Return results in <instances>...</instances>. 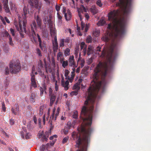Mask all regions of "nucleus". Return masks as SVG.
I'll return each instance as SVG.
<instances>
[{
    "label": "nucleus",
    "instance_id": "nucleus-1",
    "mask_svg": "<svg viewBox=\"0 0 151 151\" xmlns=\"http://www.w3.org/2000/svg\"><path fill=\"white\" fill-rule=\"evenodd\" d=\"M120 12L119 10L111 11L108 14V19L112 23L108 25L106 33L102 38L104 41H108L111 38L121 36L124 32L125 24L124 20H119L118 16Z\"/></svg>",
    "mask_w": 151,
    "mask_h": 151
},
{
    "label": "nucleus",
    "instance_id": "nucleus-2",
    "mask_svg": "<svg viewBox=\"0 0 151 151\" xmlns=\"http://www.w3.org/2000/svg\"><path fill=\"white\" fill-rule=\"evenodd\" d=\"M23 14H22V18L18 16L19 19V28L18 26L16 25L15 23L14 25L17 30L21 32H26V30L25 28V23L26 22V19L27 17V14L29 12L28 9L26 7H24L23 9Z\"/></svg>",
    "mask_w": 151,
    "mask_h": 151
},
{
    "label": "nucleus",
    "instance_id": "nucleus-3",
    "mask_svg": "<svg viewBox=\"0 0 151 151\" xmlns=\"http://www.w3.org/2000/svg\"><path fill=\"white\" fill-rule=\"evenodd\" d=\"M72 70L71 75L69 74L68 76H67V78H65V79L67 80L65 81H64L63 76L61 75V84L64 87V89L66 91L69 88V82L68 80L70 83H72L75 76V68H73Z\"/></svg>",
    "mask_w": 151,
    "mask_h": 151
},
{
    "label": "nucleus",
    "instance_id": "nucleus-4",
    "mask_svg": "<svg viewBox=\"0 0 151 151\" xmlns=\"http://www.w3.org/2000/svg\"><path fill=\"white\" fill-rule=\"evenodd\" d=\"M32 31V36L34 40L35 41L37 40V38H38V41L39 42V46L42 50H45L46 48V47L45 44H43V46L42 45L41 40L40 37L39 35L37 34L36 35L35 32L34 31L35 29H36V24L35 22H33L31 25Z\"/></svg>",
    "mask_w": 151,
    "mask_h": 151
},
{
    "label": "nucleus",
    "instance_id": "nucleus-5",
    "mask_svg": "<svg viewBox=\"0 0 151 151\" xmlns=\"http://www.w3.org/2000/svg\"><path fill=\"white\" fill-rule=\"evenodd\" d=\"M78 11L79 16L80 18L81 21L82 19V14H83L84 12H86V9L82 5L80 7V8L78 9ZM81 29L82 30H83L84 27H85V32H86L87 31L89 27L88 25H86L85 26V24L83 22L81 21Z\"/></svg>",
    "mask_w": 151,
    "mask_h": 151
},
{
    "label": "nucleus",
    "instance_id": "nucleus-6",
    "mask_svg": "<svg viewBox=\"0 0 151 151\" xmlns=\"http://www.w3.org/2000/svg\"><path fill=\"white\" fill-rule=\"evenodd\" d=\"M10 71L12 73H16L19 71L20 69V63L17 62L10 64Z\"/></svg>",
    "mask_w": 151,
    "mask_h": 151
},
{
    "label": "nucleus",
    "instance_id": "nucleus-7",
    "mask_svg": "<svg viewBox=\"0 0 151 151\" xmlns=\"http://www.w3.org/2000/svg\"><path fill=\"white\" fill-rule=\"evenodd\" d=\"M60 79L59 73L58 72L56 73V76H53L52 78V82H55V88L56 91H57L58 90V82H59Z\"/></svg>",
    "mask_w": 151,
    "mask_h": 151
},
{
    "label": "nucleus",
    "instance_id": "nucleus-8",
    "mask_svg": "<svg viewBox=\"0 0 151 151\" xmlns=\"http://www.w3.org/2000/svg\"><path fill=\"white\" fill-rule=\"evenodd\" d=\"M116 6H131V0H119Z\"/></svg>",
    "mask_w": 151,
    "mask_h": 151
},
{
    "label": "nucleus",
    "instance_id": "nucleus-9",
    "mask_svg": "<svg viewBox=\"0 0 151 151\" xmlns=\"http://www.w3.org/2000/svg\"><path fill=\"white\" fill-rule=\"evenodd\" d=\"M34 68L32 69V71L31 72V84L32 86L34 88H36L37 87V81L35 79V76L34 75Z\"/></svg>",
    "mask_w": 151,
    "mask_h": 151
},
{
    "label": "nucleus",
    "instance_id": "nucleus-10",
    "mask_svg": "<svg viewBox=\"0 0 151 151\" xmlns=\"http://www.w3.org/2000/svg\"><path fill=\"white\" fill-rule=\"evenodd\" d=\"M34 0V6L36 9L40 11L42 7V3L39 0Z\"/></svg>",
    "mask_w": 151,
    "mask_h": 151
},
{
    "label": "nucleus",
    "instance_id": "nucleus-11",
    "mask_svg": "<svg viewBox=\"0 0 151 151\" xmlns=\"http://www.w3.org/2000/svg\"><path fill=\"white\" fill-rule=\"evenodd\" d=\"M68 61L69 63V65L73 67H76L73 55L70 56L68 59Z\"/></svg>",
    "mask_w": 151,
    "mask_h": 151
},
{
    "label": "nucleus",
    "instance_id": "nucleus-12",
    "mask_svg": "<svg viewBox=\"0 0 151 151\" xmlns=\"http://www.w3.org/2000/svg\"><path fill=\"white\" fill-rule=\"evenodd\" d=\"M21 133L22 138H24L25 134L26 135L25 138L26 139H29L31 137V135L29 133H27V130L26 129H23V131H22Z\"/></svg>",
    "mask_w": 151,
    "mask_h": 151
},
{
    "label": "nucleus",
    "instance_id": "nucleus-13",
    "mask_svg": "<svg viewBox=\"0 0 151 151\" xmlns=\"http://www.w3.org/2000/svg\"><path fill=\"white\" fill-rule=\"evenodd\" d=\"M40 66L39 67V68L37 70V71L39 73L40 75L42 77H44L47 80V83H48L49 81V79L48 78V76L46 77V76H45L44 74L43 73H42L41 70V68L42 67V65L41 63H40Z\"/></svg>",
    "mask_w": 151,
    "mask_h": 151
},
{
    "label": "nucleus",
    "instance_id": "nucleus-14",
    "mask_svg": "<svg viewBox=\"0 0 151 151\" xmlns=\"http://www.w3.org/2000/svg\"><path fill=\"white\" fill-rule=\"evenodd\" d=\"M8 0H5L3 1L4 8L7 13L9 12V8L8 5Z\"/></svg>",
    "mask_w": 151,
    "mask_h": 151
},
{
    "label": "nucleus",
    "instance_id": "nucleus-15",
    "mask_svg": "<svg viewBox=\"0 0 151 151\" xmlns=\"http://www.w3.org/2000/svg\"><path fill=\"white\" fill-rule=\"evenodd\" d=\"M56 111V109L55 108H54L53 110V113L52 114V117L53 118L55 117V120L56 119V118L57 116L58 115L59 111H60V109L59 107H58L57 110L55 114V112Z\"/></svg>",
    "mask_w": 151,
    "mask_h": 151
},
{
    "label": "nucleus",
    "instance_id": "nucleus-16",
    "mask_svg": "<svg viewBox=\"0 0 151 151\" xmlns=\"http://www.w3.org/2000/svg\"><path fill=\"white\" fill-rule=\"evenodd\" d=\"M54 41L52 42V44L53 47V49L54 51H55L58 49V44L57 42V37H55L54 38Z\"/></svg>",
    "mask_w": 151,
    "mask_h": 151
},
{
    "label": "nucleus",
    "instance_id": "nucleus-17",
    "mask_svg": "<svg viewBox=\"0 0 151 151\" xmlns=\"http://www.w3.org/2000/svg\"><path fill=\"white\" fill-rule=\"evenodd\" d=\"M81 50H83L84 55H85L86 52V46L85 45L84 42H81Z\"/></svg>",
    "mask_w": 151,
    "mask_h": 151
},
{
    "label": "nucleus",
    "instance_id": "nucleus-18",
    "mask_svg": "<svg viewBox=\"0 0 151 151\" xmlns=\"http://www.w3.org/2000/svg\"><path fill=\"white\" fill-rule=\"evenodd\" d=\"M78 63L80 64L81 67H82L84 66L85 61L83 59H81L80 57V53L79 54V57L78 61Z\"/></svg>",
    "mask_w": 151,
    "mask_h": 151
},
{
    "label": "nucleus",
    "instance_id": "nucleus-19",
    "mask_svg": "<svg viewBox=\"0 0 151 151\" xmlns=\"http://www.w3.org/2000/svg\"><path fill=\"white\" fill-rule=\"evenodd\" d=\"M50 33L52 37H56V32L55 30V28L53 27H51L50 28Z\"/></svg>",
    "mask_w": 151,
    "mask_h": 151
},
{
    "label": "nucleus",
    "instance_id": "nucleus-20",
    "mask_svg": "<svg viewBox=\"0 0 151 151\" xmlns=\"http://www.w3.org/2000/svg\"><path fill=\"white\" fill-rule=\"evenodd\" d=\"M65 17L67 21L69 20L71 17V14L69 11H67L66 13H65Z\"/></svg>",
    "mask_w": 151,
    "mask_h": 151
},
{
    "label": "nucleus",
    "instance_id": "nucleus-21",
    "mask_svg": "<svg viewBox=\"0 0 151 151\" xmlns=\"http://www.w3.org/2000/svg\"><path fill=\"white\" fill-rule=\"evenodd\" d=\"M93 47L91 46H89L88 47L87 50V54L89 55L91 53H93L94 52Z\"/></svg>",
    "mask_w": 151,
    "mask_h": 151
},
{
    "label": "nucleus",
    "instance_id": "nucleus-22",
    "mask_svg": "<svg viewBox=\"0 0 151 151\" xmlns=\"http://www.w3.org/2000/svg\"><path fill=\"white\" fill-rule=\"evenodd\" d=\"M56 99V96L54 94H52L51 96L50 99V105L52 106L53 103L54 101H55Z\"/></svg>",
    "mask_w": 151,
    "mask_h": 151
},
{
    "label": "nucleus",
    "instance_id": "nucleus-23",
    "mask_svg": "<svg viewBox=\"0 0 151 151\" xmlns=\"http://www.w3.org/2000/svg\"><path fill=\"white\" fill-rule=\"evenodd\" d=\"M90 11L93 14H96L98 12V10L95 6H92L90 8Z\"/></svg>",
    "mask_w": 151,
    "mask_h": 151
},
{
    "label": "nucleus",
    "instance_id": "nucleus-24",
    "mask_svg": "<svg viewBox=\"0 0 151 151\" xmlns=\"http://www.w3.org/2000/svg\"><path fill=\"white\" fill-rule=\"evenodd\" d=\"M44 62L45 63V67L46 71L47 73L48 72H50L51 71V69L50 67V65L48 64H47L46 63L45 61L44 60Z\"/></svg>",
    "mask_w": 151,
    "mask_h": 151
},
{
    "label": "nucleus",
    "instance_id": "nucleus-25",
    "mask_svg": "<svg viewBox=\"0 0 151 151\" xmlns=\"http://www.w3.org/2000/svg\"><path fill=\"white\" fill-rule=\"evenodd\" d=\"M35 19L36 20L37 22L38 25L39 26H40L41 24V20L39 17L37 15L36 16L35 15Z\"/></svg>",
    "mask_w": 151,
    "mask_h": 151
},
{
    "label": "nucleus",
    "instance_id": "nucleus-26",
    "mask_svg": "<svg viewBox=\"0 0 151 151\" xmlns=\"http://www.w3.org/2000/svg\"><path fill=\"white\" fill-rule=\"evenodd\" d=\"M63 54L62 52H59L57 55V60H60L61 63L62 62V58L63 57Z\"/></svg>",
    "mask_w": 151,
    "mask_h": 151
},
{
    "label": "nucleus",
    "instance_id": "nucleus-27",
    "mask_svg": "<svg viewBox=\"0 0 151 151\" xmlns=\"http://www.w3.org/2000/svg\"><path fill=\"white\" fill-rule=\"evenodd\" d=\"M49 146V143L45 145H42L40 147L41 151H43L45 149H47Z\"/></svg>",
    "mask_w": 151,
    "mask_h": 151
},
{
    "label": "nucleus",
    "instance_id": "nucleus-28",
    "mask_svg": "<svg viewBox=\"0 0 151 151\" xmlns=\"http://www.w3.org/2000/svg\"><path fill=\"white\" fill-rule=\"evenodd\" d=\"M105 23V21L103 19H101L97 23L99 26H102L104 25Z\"/></svg>",
    "mask_w": 151,
    "mask_h": 151
},
{
    "label": "nucleus",
    "instance_id": "nucleus-29",
    "mask_svg": "<svg viewBox=\"0 0 151 151\" xmlns=\"http://www.w3.org/2000/svg\"><path fill=\"white\" fill-rule=\"evenodd\" d=\"M50 132H46L43 137V139L45 140H47L49 135H50Z\"/></svg>",
    "mask_w": 151,
    "mask_h": 151
},
{
    "label": "nucleus",
    "instance_id": "nucleus-30",
    "mask_svg": "<svg viewBox=\"0 0 151 151\" xmlns=\"http://www.w3.org/2000/svg\"><path fill=\"white\" fill-rule=\"evenodd\" d=\"M100 34V31L99 30L95 29L93 32V35L96 37L98 36Z\"/></svg>",
    "mask_w": 151,
    "mask_h": 151
},
{
    "label": "nucleus",
    "instance_id": "nucleus-31",
    "mask_svg": "<svg viewBox=\"0 0 151 151\" xmlns=\"http://www.w3.org/2000/svg\"><path fill=\"white\" fill-rule=\"evenodd\" d=\"M80 88V86L79 84L78 83H76L75 84L73 87V89H75L76 90H78Z\"/></svg>",
    "mask_w": 151,
    "mask_h": 151
},
{
    "label": "nucleus",
    "instance_id": "nucleus-32",
    "mask_svg": "<svg viewBox=\"0 0 151 151\" xmlns=\"http://www.w3.org/2000/svg\"><path fill=\"white\" fill-rule=\"evenodd\" d=\"M70 50L68 48H66L64 51V55L65 56H67L70 54Z\"/></svg>",
    "mask_w": 151,
    "mask_h": 151
},
{
    "label": "nucleus",
    "instance_id": "nucleus-33",
    "mask_svg": "<svg viewBox=\"0 0 151 151\" xmlns=\"http://www.w3.org/2000/svg\"><path fill=\"white\" fill-rule=\"evenodd\" d=\"M11 110L13 114H16L19 111V109L18 107H17L15 109H14L13 108H12Z\"/></svg>",
    "mask_w": 151,
    "mask_h": 151
},
{
    "label": "nucleus",
    "instance_id": "nucleus-34",
    "mask_svg": "<svg viewBox=\"0 0 151 151\" xmlns=\"http://www.w3.org/2000/svg\"><path fill=\"white\" fill-rule=\"evenodd\" d=\"M62 65L63 67L65 68L68 65V61L67 60L63 61L62 60Z\"/></svg>",
    "mask_w": 151,
    "mask_h": 151
},
{
    "label": "nucleus",
    "instance_id": "nucleus-35",
    "mask_svg": "<svg viewBox=\"0 0 151 151\" xmlns=\"http://www.w3.org/2000/svg\"><path fill=\"white\" fill-rule=\"evenodd\" d=\"M36 53L40 57L42 56L41 52L39 48H37L36 49Z\"/></svg>",
    "mask_w": 151,
    "mask_h": 151
},
{
    "label": "nucleus",
    "instance_id": "nucleus-36",
    "mask_svg": "<svg viewBox=\"0 0 151 151\" xmlns=\"http://www.w3.org/2000/svg\"><path fill=\"white\" fill-rule=\"evenodd\" d=\"M65 74L64 76L65 78H67V76H68L70 72L67 69H65Z\"/></svg>",
    "mask_w": 151,
    "mask_h": 151
},
{
    "label": "nucleus",
    "instance_id": "nucleus-37",
    "mask_svg": "<svg viewBox=\"0 0 151 151\" xmlns=\"http://www.w3.org/2000/svg\"><path fill=\"white\" fill-rule=\"evenodd\" d=\"M96 4L100 7H101L103 5L101 0H98L96 1Z\"/></svg>",
    "mask_w": 151,
    "mask_h": 151
},
{
    "label": "nucleus",
    "instance_id": "nucleus-38",
    "mask_svg": "<svg viewBox=\"0 0 151 151\" xmlns=\"http://www.w3.org/2000/svg\"><path fill=\"white\" fill-rule=\"evenodd\" d=\"M67 125L69 128V129L71 127H73V125L72 124L71 122L70 121H69L68 122Z\"/></svg>",
    "mask_w": 151,
    "mask_h": 151
},
{
    "label": "nucleus",
    "instance_id": "nucleus-39",
    "mask_svg": "<svg viewBox=\"0 0 151 151\" xmlns=\"http://www.w3.org/2000/svg\"><path fill=\"white\" fill-rule=\"evenodd\" d=\"M9 44L12 46H13L14 45V44L12 41V38L10 36H9Z\"/></svg>",
    "mask_w": 151,
    "mask_h": 151
},
{
    "label": "nucleus",
    "instance_id": "nucleus-40",
    "mask_svg": "<svg viewBox=\"0 0 151 151\" xmlns=\"http://www.w3.org/2000/svg\"><path fill=\"white\" fill-rule=\"evenodd\" d=\"M78 90H76L75 91H72L70 93L71 95L73 96L74 95H76L78 93Z\"/></svg>",
    "mask_w": 151,
    "mask_h": 151
},
{
    "label": "nucleus",
    "instance_id": "nucleus-41",
    "mask_svg": "<svg viewBox=\"0 0 151 151\" xmlns=\"http://www.w3.org/2000/svg\"><path fill=\"white\" fill-rule=\"evenodd\" d=\"M92 39L91 36H88L87 38L86 42L88 43H90L91 42Z\"/></svg>",
    "mask_w": 151,
    "mask_h": 151
},
{
    "label": "nucleus",
    "instance_id": "nucleus-42",
    "mask_svg": "<svg viewBox=\"0 0 151 151\" xmlns=\"http://www.w3.org/2000/svg\"><path fill=\"white\" fill-rule=\"evenodd\" d=\"M77 30L78 32V35L79 36H81L82 35L80 31V27H78V25H77Z\"/></svg>",
    "mask_w": 151,
    "mask_h": 151
},
{
    "label": "nucleus",
    "instance_id": "nucleus-43",
    "mask_svg": "<svg viewBox=\"0 0 151 151\" xmlns=\"http://www.w3.org/2000/svg\"><path fill=\"white\" fill-rule=\"evenodd\" d=\"M78 112L77 111H75L74 112L73 115V117L75 119H76L78 117Z\"/></svg>",
    "mask_w": 151,
    "mask_h": 151
},
{
    "label": "nucleus",
    "instance_id": "nucleus-44",
    "mask_svg": "<svg viewBox=\"0 0 151 151\" xmlns=\"http://www.w3.org/2000/svg\"><path fill=\"white\" fill-rule=\"evenodd\" d=\"M93 58H89L87 60V63L88 64H91L93 62Z\"/></svg>",
    "mask_w": 151,
    "mask_h": 151
},
{
    "label": "nucleus",
    "instance_id": "nucleus-45",
    "mask_svg": "<svg viewBox=\"0 0 151 151\" xmlns=\"http://www.w3.org/2000/svg\"><path fill=\"white\" fill-rule=\"evenodd\" d=\"M64 45V40L63 39H61L60 41V47H63Z\"/></svg>",
    "mask_w": 151,
    "mask_h": 151
},
{
    "label": "nucleus",
    "instance_id": "nucleus-46",
    "mask_svg": "<svg viewBox=\"0 0 151 151\" xmlns=\"http://www.w3.org/2000/svg\"><path fill=\"white\" fill-rule=\"evenodd\" d=\"M68 137H67L64 138L63 139V143H66L68 141Z\"/></svg>",
    "mask_w": 151,
    "mask_h": 151
},
{
    "label": "nucleus",
    "instance_id": "nucleus-47",
    "mask_svg": "<svg viewBox=\"0 0 151 151\" xmlns=\"http://www.w3.org/2000/svg\"><path fill=\"white\" fill-rule=\"evenodd\" d=\"M65 31L66 32H69L70 35H72V37L73 36H74L73 34H72L71 31V30L70 29H67L65 30Z\"/></svg>",
    "mask_w": 151,
    "mask_h": 151
},
{
    "label": "nucleus",
    "instance_id": "nucleus-48",
    "mask_svg": "<svg viewBox=\"0 0 151 151\" xmlns=\"http://www.w3.org/2000/svg\"><path fill=\"white\" fill-rule=\"evenodd\" d=\"M10 124L11 125H13L14 123V120H13L12 119H10Z\"/></svg>",
    "mask_w": 151,
    "mask_h": 151
},
{
    "label": "nucleus",
    "instance_id": "nucleus-49",
    "mask_svg": "<svg viewBox=\"0 0 151 151\" xmlns=\"http://www.w3.org/2000/svg\"><path fill=\"white\" fill-rule=\"evenodd\" d=\"M10 31L12 36H14L15 35V34L14 29L12 28H11L10 29Z\"/></svg>",
    "mask_w": 151,
    "mask_h": 151
},
{
    "label": "nucleus",
    "instance_id": "nucleus-50",
    "mask_svg": "<svg viewBox=\"0 0 151 151\" xmlns=\"http://www.w3.org/2000/svg\"><path fill=\"white\" fill-rule=\"evenodd\" d=\"M52 65L54 67H55V61L53 59H52Z\"/></svg>",
    "mask_w": 151,
    "mask_h": 151
},
{
    "label": "nucleus",
    "instance_id": "nucleus-51",
    "mask_svg": "<svg viewBox=\"0 0 151 151\" xmlns=\"http://www.w3.org/2000/svg\"><path fill=\"white\" fill-rule=\"evenodd\" d=\"M80 70V67H78L76 69H75V71L76 73H79Z\"/></svg>",
    "mask_w": 151,
    "mask_h": 151
},
{
    "label": "nucleus",
    "instance_id": "nucleus-52",
    "mask_svg": "<svg viewBox=\"0 0 151 151\" xmlns=\"http://www.w3.org/2000/svg\"><path fill=\"white\" fill-rule=\"evenodd\" d=\"M28 1L29 4L31 5V6H33V0H28Z\"/></svg>",
    "mask_w": 151,
    "mask_h": 151
},
{
    "label": "nucleus",
    "instance_id": "nucleus-53",
    "mask_svg": "<svg viewBox=\"0 0 151 151\" xmlns=\"http://www.w3.org/2000/svg\"><path fill=\"white\" fill-rule=\"evenodd\" d=\"M88 67H86L85 68H84V69H83V70H86L84 72V73L85 74H86L87 73V70L88 69Z\"/></svg>",
    "mask_w": 151,
    "mask_h": 151
},
{
    "label": "nucleus",
    "instance_id": "nucleus-54",
    "mask_svg": "<svg viewBox=\"0 0 151 151\" xmlns=\"http://www.w3.org/2000/svg\"><path fill=\"white\" fill-rule=\"evenodd\" d=\"M5 71L6 73V74H7L9 73V68H6L5 69Z\"/></svg>",
    "mask_w": 151,
    "mask_h": 151
},
{
    "label": "nucleus",
    "instance_id": "nucleus-55",
    "mask_svg": "<svg viewBox=\"0 0 151 151\" xmlns=\"http://www.w3.org/2000/svg\"><path fill=\"white\" fill-rule=\"evenodd\" d=\"M2 109L4 111H5L6 110V108L5 107V104L4 103H3L2 104Z\"/></svg>",
    "mask_w": 151,
    "mask_h": 151
},
{
    "label": "nucleus",
    "instance_id": "nucleus-56",
    "mask_svg": "<svg viewBox=\"0 0 151 151\" xmlns=\"http://www.w3.org/2000/svg\"><path fill=\"white\" fill-rule=\"evenodd\" d=\"M85 17L87 19H88L89 18V16L87 13H85Z\"/></svg>",
    "mask_w": 151,
    "mask_h": 151
},
{
    "label": "nucleus",
    "instance_id": "nucleus-57",
    "mask_svg": "<svg viewBox=\"0 0 151 151\" xmlns=\"http://www.w3.org/2000/svg\"><path fill=\"white\" fill-rule=\"evenodd\" d=\"M56 9L57 11L58 12L59 11L60 9V7L58 5H56Z\"/></svg>",
    "mask_w": 151,
    "mask_h": 151
},
{
    "label": "nucleus",
    "instance_id": "nucleus-58",
    "mask_svg": "<svg viewBox=\"0 0 151 151\" xmlns=\"http://www.w3.org/2000/svg\"><path fill=\"white\" fill-rule=\"evenodd\" d=\"M63 132L65 134H67L68 132V130L67 129H64Z\"/></svg>",
    "mask_w": 151,
    "mask_h": 151
},
{
    "label": "nucleus",
    "instance_id": "nucleus-59",
    "mask_svg": "<svg viewBox=\"0 0 151 151\" xmlns=\"http://www.w3.org/2000/svg\"><path fill=\"white\" fill-rule=\"evenodd\" d=\"M5 35L6 36H7L8 37H9V36H10V35H9V33L7 32H5Z\"/></svg>",
    "mask_w": 151,
    "mask_h": 151
},
{
    "label": "nucleus",
    "instance_id": "nucleus-60",
    "mask_svg": "<svg viewBox=\"0 0 151 151\" xmlns=\"http://www.w3.org/2000/svg\"><path fill=\"white\" fill-rule=\"evenodd\" d=\"M44 108V106H41L40 107V111L41 112V113H42V110Z\"/></svg>",
    "mask_w": 151,
    "mask_h": 151
},
{
    "label": "nucleus",
    "instance_id": "nucleus-61",
    "mask_svg": "<svg viewBox=\"0 0 151 151\" xmlns=\"http://www.w3.org/2000/svg\"><path fill=\"white\" fill-rule=\"evenodd\" d=\"M33 120L35 123L36 124L37 123V119L36 117L35 116H34L33 117Z\"/></svg>",
    "mask_w": 151,
    "mask_h": 151
},
{
    "label": "nucleus",
    "instance_id": "nucleus-62",
    "mask_svg": "<svg viewBox=\"0 0 151 151\" xmlns=\"http://www.w3.org/2000/svg\"><path fill=\"white\" fill-rule=\"evenodd\" d=\"M0 17L1 19V20H2V21L3 22V23L4 24H5L6 23L5 22V21L4 20V19H2V17L1 16H0Z\"/></svg>",
    "mask_w": 151,
    "mask_h": 151
},
{
    "label": "nucleus",
    "instance_id": "nucleus-63",
    "mask_svg": "<svg viewBox=\"0 0 151 151\" xmlns=\"http://www.w3.org/2000/svg\"><path fill=\"white\" fill-rule=\"evenodd\" d=\"M4 19H5V20L6 21V22L8 23H10V21H9V20L7 18V17H4Z\"/></svg>",
    "mask_w": 151,
    "mask_h": 151
},
{
    "label": "nucleus",
    "instance_id": "nucleus-64",
    "mask_svg": "<svg viewBox=\"0 0 151 151\" xmlns=\"http://www.w3.org/2000/svg\"><path fill=\"white\" fill-rule=\"evenodd\" d=\"M78 51L77 50H76L75 51V56H76V58H77V57H78Z\"/></svg>",
    "mask_w": 151,
    "mask_h": 151
}]
</instances>
